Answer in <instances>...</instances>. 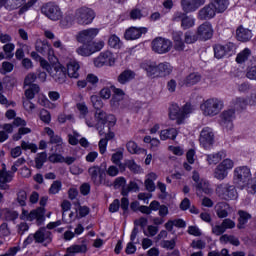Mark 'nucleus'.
Segmentation results:
<instances>
[{"label": "nucleus", "mask_w": 256, "mask_h": 256, "mask_svg": "<svg viewBox=\"0 0 256 256\" xmlns=\"http://www.w3.org/2000/svg\"><path fill=\"white\" fill-rule=\"evenodd\" d=\"M215 211L219 219H227L232 211V208L227 202H218L215 205Z\"/></svg>", "instance_id": "obj_24"}, {"label": "nucleus", "mask_w": 256, "mask_h": 256, "mask_svg": "<svg viewBox=\"0 0 256 256\" xmlns=\"http://www.w3.org/2000/svg\"><path fill=\"white\" fill-rule=\"evenodd\" d=\"M238 229H245V226L247 223H249V220L252 218L251 214L244 210L238 211Z\"/></svg>", "instance_id": "obj_30"}, {"label": "nucleus", "mask_w": 256, "mask_h": 256, "mask_svg": "<svg viewBox=\"0 0 256 256\" xmlns=\"http://www.w3.org/2000/svg\"><path fill=\"white\" fill-rule=\"evenodd\" d=\"M95 67H113L115 65V55L111 51H104L99 54L98 57L94 59Z\"/></svg>", "instance_id": "obj_15"}, {"label": "nucleus", "mask_w": 256, "mask_h": 256, "mask_svg": "<svg viewBox=\"0 0 256 256\" xmlns=\"http://www.w3.org/2000/svg\"><path fill=\"white\" fill-rule=\"evenodd\" d=\"M29 231V224L27 222H21L17 225V233L18 235H25Z\"/></svg>", "instance_id": "obj_62"}, {"label": "nucleus", "mask_w": 256, "mask_h": 256, "mask_svg": "<svg viewBox=\"0 0 256 256\" xmlns=\"http://www.w3.org/2000/svg\"><path fill=\"white\" fill-rule=\"evenodd\" d=\"M199 81H201V74L191 73L185 78L184 84L186 87H192V85H197Z\"/></svg>", "instance_id": "obj_37"}, {"label": "nucleus", "mask_w": 256, "mask_h": 256, "mask_svg": "<svg viewBox=\"0 0 256 256\" xmlns=\"http://www.w3.org/2000/svg\"><path fill=\"white\" fill-rule=\"evenodd\" d=\"M135 77V72L132 70H124L119 76H118V83L121 85H125L129 83V81H133V78Z\"/></svg>", "instance_id": "obj_34"}, {"label": "nucleus", "mask_w": 256, "mask_h": 256, "mask_svg": "<svg viewBox=\"0 0 256 256\" xmlns=\"http://www.w3.org/2000/svg\"><path fill=\"white\" fill-rule=\"evenodd\" d=\"M233 160L231 159H225L223 160L214 171V177L215 179H218L219 181H223V179L227 178V175H229V171L233 169L234 167Z\"/></svg>", "instance_id": "obj_12"}, {"label": "nucleus", "mask_w": 256, "mask_h": 256, "mask_svg": "<svg viewBox=\"0 0 256 256\" xmlns=\"http://www.w3.org/2000/svg\"><path fill=\"white\" fill-rule=\"evenodd\" d=\"M4 218L6 221H15L19 218V213L15 210L6 209L4 212Z\"/></svg>", "instance_id": "obj_54"}, {"label": "nucleus", "mask_w": 256, "mask_h": 256, "mask_svg": "<svg viewBox=\"0 0 256 256\" xmlns=\"http://www.w3.org/2000/svg\"><path fill=\"white\" fill-rule=\"evenodd\" d=\"M77 23V18H75V12L73 10H68L65 12L64 17L60 20V25L64 29H68V27H73Z\"/></svg>", "instance_id": "obj_25"}, {"label": "nucleus", "mask_w": 256, "mask_h": 256, "mask_svg": "<svg viewBox=\"0 0 256 256\" xmlns=\"http://www.w3.org/2000/svg\"><path fill=\"white\" fill-rule=\"evenodd\" d=\"M190 113H193V107H191V104L189 103H186L182 109H180L177 104H171L169 107V117L172 121L176 120L178 125H181L183 119H185L187 115H190Z\"/></svg>", "instance_id": "obj_5"}, {"label": "nucleus", "mask_w": 256, "mask_h": 256, "mask_svg": "<svg viewBox=\"0 0 256 256\" xmlns=\"http://www.w3.org/2000/svg\"><path fill=\"white\" fill-rule=\"evenodd\" d=\"M217 13H219V11L212 4V2H210L208 5L199 10L198 19H200V21H209V19H213Z\"/></svg>", "instance_id": "obj_19"}, {"label": "nucleus", "mask_w": 256, "mask_h": 256, "mask_svg": "<svg viewBox=\"0 0 256 256\" xmlns=\"http://www.w3.org/2000/svg\"><path fill=\"white\" fill-rule=\"evenodd\" d=\"M16 201L20 207H25L27 205V192L25 190H20L17 193Z\"/></svg>", "instance_id": "obj_51"}, {"label": "nucleus", "mask_w": 256, "mask_h": 256, "mask_svg": "<svg viewBox=\"0 0 256 256\" xmlns=\"http://www.w3.org/2000/svg\"><path fill=\"white\" fill-rule=\"evenodd\" d=\"M5 55H6V59H13V51H15V44L13 43H8V44H5L3 47H2Z\"/></svg>", "instance_id": "obj_50"}, {"label": "nucleus", "mask_w": 256, "mask_h": 256, "mask_svg": "<svg viewBox=\"0 0 256 256\" xmlns=\"http://www.w3.org/2000/svg\"><path fill=\"white\" fill-rule=\"evenodd\" d=\"M126 149L128 153L132 155H141V153H145V149L140 148L135 141H129L126 143Z\"/></svg>", "instance_id": "obj_38"}, {"label": "nucleus", "mask_w": 256, "mask_h": 256, "mask_svg": "<svg viewBox=\"0 0 256 256\" xmlns=\"http://www.w3.org/2000/svg\"><path fill=\"white\" fill-rule=\"evenodd\" d=\"M61 189H63V183H61L60 180H55L49 190H48V193L49 195H57V193H59V191H61Z\"/></svg>", "instance_id": "obj_48"}, {"label": "nucleus", "mask_w": 256, "mask_h": 256, "mask_svg": "<svg viewBox=\"0 0 256 256\" xmlns=\"http://www.w3.org/2000/svg\"><path fill=\"white\" fill-rule=\"evenodd\" d=\"M34 241L35 243H44L45 245H49V243L53 241V233L47 228L41 227L34 234H29L24 240L23 245L24 247H27V245H31Z\"/></svg>", "instance_id": "obj_2"}, {"label": "nucleus", "mask_w": 256, "mask_h": 256, "mask_svg": "<svg viewBox=\"0 0 256 256\" xmlns=\"http://www.w3.org/2000/svg\"><path fill=\"white\" fill-rule=\"evenodd\" d=\"M47 163V152H41L37 154L35 158V167L36 169H43V165Z\"/></svg>", "instance_id": "obj_44"}, {"label": "nucleus", "mask_w": 256, "mask_h": 256, "mask_svg": "<svg viewBox=\"0 0 256 256\" xmlns=\"http://www.w3.org/2000/svg\"><path fill=\"white\" fill-rule=\"evenodd\" d=\"M41 11L45 17L50 19V21H59L63 17V12L59 5L53 4L51 2L46 3L42 6Z\"/></svg>", "instance_id": "obj_11"}, {"label": "nucleus", "mask_w": 256, "mask_h": 256, "mask_svg": "<svg viewBox=\"0 0 256 256\" xmlns=\"http://www.w3.org/2000/svg\"><path fill=\"white\" fill-rule=\"evenodd\" d=\"M178 134H179V132L177 131V129L168 128V129L162 130L160 132V139L162 141H167V139H171L172 141H174V139L177 138Z\"/></svg>", "instance_id": "obj_33"}, {"label": "nucleus", "mask_w": 256, "mask_h": 256, "mask_svg": "<svg viewBox=\"0 0 256 256\" xmlns=\"http://www.w3.org/2000/svg\"><path fill=\"white\" fill-rule=\"evenodd\" d=\"M223 157H225V152L220 151L218 153L208 154L207 161H208L209 165H217V163H219V161H221V159H223Z\"/></svg>", "instance_id": "obj_41"}, {"label": "nucleus", "mask_w": 256, "mask_h": 256, "mask_svg": "<svg viewBox=\"0 0 256 256\" xmlns=\"http://www.w3.org/2000/svg\"><path fill=\"white\" fill-rule=\"evenodd\" d=\"M103 47H105V42L103 40H100L98 42L92 41V43L90 44V49L92 51V54L97 53L98 51H101Z\"/></svg>", "instance_id": "obj_57"}, {"label": "nucleus", "mask_w": 256, "mask_h": 256, "mask_svg": "<svg viewBox=\"0 0 256 256\" xmlns=\"http://www.w3.org/2000/svg\"><path fill=\"white\" fill-rule=\"evenodd\" d=\"M79 69H81V66L79 65V62L76 60H71L67 64V75L71 79H79Z\"/></svg>", "instance_id": "obj_28"}, {"label": "nucleus", "mask_w": 256, "mask_h": 256, "mask_svg": "<svg viewBox=\"0 0 256 256\" xmlns=\"http://www.w3.org/2000/svg\"><path fill=\"white\" fill-rule=\"evenodd\" d=\"M76 107L80 113V117L82 119H85V117L87 116V113H89V108H87V105L85 103H77Z\"/></svg>", "instance_id": "obj_60"}, {"label": "nucleus", "mask_w": 256, "mask_h": 256, "mask_svg": "<svg viewBox=\"0 0 256 256\" xmlns=\"http://www.w3.org/2000/svg\"><path fill=\"white\" fill-rule=\"evenodd\" d=\"M76 53L81 55V57H89L90 55H93L91 44L82 43V45L76 49Z\"/></svg>", "instance_id": "obj_42"}, {"label": "nucleus", "mask_w": 256, "mask_h": 256, "mask_svg": "<svg viewBox=\"0 0 256 256\" xmlns=\"http://www.w3.org/2000/svg\"><path fill=\"white\" fill-rule=\"evenodd\" d=\"M126 166L132 173H141V166L135 163V160H126Z\"/></svg>", "instance_id": "obj_55"}, {"label": "nucleus", "mask_w": 256, "mask_h": 256, "mask_svg": "<svg viewBox=\"0 0 256 256\" xmlns=\"http://www.w3.org/2000/svg\"><path fill=\"white\" fill-rule=\"evenodd\" d=\"M14 174L11 171L0 172V189L2 191H9V185L13 181Z\"/></svg>", "instance_id": "obj_27"}, {"label": "nucleus", "mask_w": 256, "mask_h": 256, "mask_svg": "<svg viewBox=\"0 0 256 256\" xmlns=\"http://www.w3.org/2000/svg\"><path fill=\"white\" fill-rule=\"evenodd\" d=\"M196 35L200 41H209L213 37V26L209 22H204L197 28Z\"/></svg>", "instance_id": "obj_20"}, {"label": "nucleus", "mask_w": 256, "mask_h": 256, "mask_svg": "<svg viewBox=\"0 0 256 256\" xmlns=\"http://www.w3.org/2000/svg\"><path fill=\"white\" fill-rule=\"evenodd\" d=\"M94 117L97 121L96 129L99 131L100 135L103 133V127H105L107 123H109L111 127L117 123V118H115L114 115H107L103 110H96Z\"/></svg>", "instance_id": "obj_9"}, {"label": "nucleus", "mask_w": 256, "mask_h": 256, "mask_svg": "<svg viewBox=\"0 0 256 256\" xmlns=\"http://www.w3.org/2000/svg\"><path fill=\"white\" fill-rule=\"evenodd\" d=\"M152 51L158 55H165L169 53L173 47L171 40L163 37H156L151 42Z\"/></svg>", "instance_id": "obj_10"}, {"label": "nucleus", "mask_w": 256, "mask_h": 256, "mask_svg": "<svg viewBox=\"0 0 256 256\" xmlns=\"http://www.w3.org/2000/svg\"><path fill=\"white\" fill-rule=\"evenodd\" d=\"M246 77H247V79L256 81V66H252L247 69Z\"/></svg>", "instance_id": "obj_64"}, {"label": "nucleus", "mask_w": 256, "mask_h": 256, "mask_svg": "<svg viewBox=\"0 0 256 256\" xmlns=\"http://www.w3.org/2000/svg\"><path fill=\"white\" fill-rule=\"evenodd\" d=\"M145 33H147V28L145 27H130L125 31L124 37L127 41H135V39H139Z\"/></svg>", "instance_id": "obj_23"}, {"label": "nucleus", "mask_w": 256, "mask_h": 256, "mask_svg": "<svg viewBox=\"0 0 256 256\" xmlns=\"http://www.w3.org/2000/svg\"><path fill=\"white\" fill-rule=\"evenodd\" d=\"M225 104L221 98L213 97L207 100H204L200 105V110L205 117H215L219 115Z\"/></svg>", "instance_id": "obj_1"}, {"label": "nucleus", "mask_w": 256, "mask_h": 256, "mask_svg": "<svg viewBox=\"0 0 256 256\" xmlns=\"http://www.w3.org/2000/svg\"><path fill=\"white\" fill-rule=\"evenodd\" d=\"M88 175L96 187H100V185L109 187L110 184L109 181H107V173L105 172V169L100 166L94 165L88 168Z\"/></svg>", "instance_id": "obj_6"}, {"label": "nucleus", "mask_w": 256, "mask_h": 256, "mask_svg": "<svg viewBox=\"0 0 256 256\" xmlns=\"http://www.w3.org/2000/svg\"><path fill=\"white\" fill-rule=\"evenodd\" d=\"M216 194L224 201H235L239 197L235 185L229 183L219 184L216 187Z\"/></svg>", "instance_id": "obj_7"}, {"label": "nucleus", "mask_w": 256, "mask_h": 256, "mask_svg": "<svg viewBox=\"0 0 256 256\" xmlns=\"http://www.w3.org/2000/svg\"><path fill=\"white\" fill-rule=\"evenodd\" d=\"M40 119L43 121V123L49 125L51 123V113L45 109H42L40 111Z\"/></svg>", "instance_id": "obj_61"}, {"label": "nucleus", "mask_w": 256, "mask_h": 256, "mask_svg": "<svg viewBox=\"0 0 256 256\" xmlns=\"http://www.w3.org/2000/svg\"><path fill=\"white\" fill-rule=\"evenodd\" d=\"M206 0H181V5L184 13H193L201 7V5H205Z\"/></svg>", "instance_id": "obj_22"}, {"label": "nucleus", "mask_w": 256, "mask_h": 256, "mask_svg": "<svg viewBox=\"0 0 256 256\" xmlns=\"http://www.w3.org/2000/svg\"><path fill=\"white\" fill-rule=\"evenodd\" d=\"M97 35H99V28H88L78 32L76 39L78 43H87L88 45H91L93 39H95Z\"/></svg>", "instance_id": "obj_14"}, {"label": "nucleus", "mask_w": 256, "mask_h": 256, "mask_svg": "<svg viewBox=\"0 0 256 256\" xmlns=\"http://www.w3.org/2000/svg\"><path fill=\"white\" fill-rule=\"evenodd\" d=\"M96 16L97 15L95 14V10L87 6H82L75 10L76 23L77 25H80L82 27L91 25V23H93V21L95 20Z\"/></svg>", "instance_id": "obj_4"}, {"label": "nucleus", "mask_w": 256, "mask_h": 256, "mask_svg": "<svg viewBox=\"0 0 256 256\" xmlns=\"http://www.w3.org/2000/svg\"><path fill=\"white\" fill-rule=\"evenodd\" d=\"M171 71H173L171 64H169L168 62L160 63V64H158V76L157 77H167V75H171Z\"/></svg>", "instance_id": "obj_36"}, {"label": "nucleus", "mask_w": 256, "mask_h": 256, "mask_svg": "<svg viewBox=\"0 0 256 256\" xmlns=\"http://www.w3.org/2000/svg\"><path fill=\"white\" fill-rule=\"evenodd\" d=\"M50 76L56 83L63 84L67 81V68L61 64H56L50 71Z\"/></svg>", "instance_id": "obj_18"}, {"label": "nucleus", "mask_w": 256, "mask_h": 256, "mask_svg": "<svg viewBox=\"0 0 256 256\" xmlns=\"http://www.w3.org/2000/svg\"><path fill=\"white\" fill-rule=\"evenodd\" d=\"M143 17H147V14H143L140 9H132L130 12V19L136 21V19H143Z\"/></svg>", "instance_id": "obj_58"}, {"label": "nucleus", "mask_w": 256, "mask_h": 256, "mask_svg": "<svg viewBox=\"0 0 256 256\" xmlns=\"http://www.w3.org/2000/svg\"><path fill=\"white\" fill-rule=\"evenodd\" d=\"M198 39L199 36L197 34H193L191 31H187L184 34V43H186V45H193V43H197Z\"/></svg>", "instance_id": "obj_49"}, {"label": "nucleus", "mask_w": 256, "mask_h": 256, "mask_svg": "<svg viewBox=\"0 0 256 256\" xmlns=\"http://www.w3.org/2000/svg\"><path fill=\"white\" fill-rule=\"evenodd\" d=\"M251 57V49L245 48L236 57V62L245 63Z\"/></svg>", "instance_id": "obj_47"}, {"label": "nucleus", "mask_w": 256, "mask_h": 256, "mask_svg": "<svg viewBox=\"0 0 256 256\" xmlns=\"http://www.w3.org/2000/svg\"><path fill=\"white\" fill-rule=\"evenodd\" d=\"M220 243H230L231 245H234V247H239V245H241L239 238L229 234L222 235L220 237Z\"/></svg>", "instance_id": "obj_39"}, {"label": "nucleus", "mask_w": 256, "mask_h": 256, "mask_svg": "<svg viewBox=\"0 0 256 256\" xmlns=\"http://www.w3.org/2000/svg\"><path fill=\"white\" fill-rule=\"evenodd\" d=\"M21 148L24 151L30 150L32 153H37V144L22 141Z\"/></svg>", "instance_id": "obj_59"}, {"label": "nucleus", "mask_w": 256, "mask_h": 256, "mask_svg": "<svg viewBox=\"0 0 256 256\" xmlns=\"http://www.w3.org/2000/svg\"><path fill=\"white\" fill-rule=\"evenodd\" d=\"M111 161L114 163V165L121 163V161H123V152L117 151L116 153L112 154Z\"/></svg>", "instance_id": "obj_63"}, {"label": "nucleus", "mask_w": 256, "mask_h": 256, "mask_svg": "<svg viewBox=\"0 0 256 256\" xmlns=\"http://www.w3.org/2000/svg\"><path fill=\"white\" fill-rule=\"evenodd\" d=\"M173 21H181V27L184 30L191 29V27H195V18H193V16L187 15V13L185 12L174 13Z\"/></svg>", "instance_id": "obj_17"}, {"label": "nucleus", "mask_w": 256, "mask_h": 256, "mask_svg": "<svg viewBox=\"0 0 256 256\" xmlns=\"http://www.w3.org/2000/svg\"><path fill=\"white\" fill-rule=\"evenodd\" d=\"M251 181V169L247 166H239L234 169L233 182L238 189L247 187Z\"/></svg>", "instance_id": "obj_3"}, {"label": "nucleus", "mask_w": 256, "mask_h": 256, "mask_svg": "<svg viewBox=\"0 0 256 256\" xmlns=\"http://www.w3.org/2000/svg\"><path fill=\"white\" fill-rule=\"evenodd\" d=\"M142 69L146 71L148 77L158 76V65L155 62H144L141 65Z\"/></svg>", "instance_id": "obj_29"}, {"label": "nucleus", "mask_w": 256, "mask_h": 256, "mask_svg": "<svg viewBox=\"0 0 256 256\" xmlns=\"http://www.w3.org/2000/svg\"><path fill=\"white\" fill-rule=\"evenodd\" d=\"M235 109H247L248 105L251 106V98L247 97H238L233 101Z\"/></svg>", "instance_id": "obj_35"}, {"label": "nucleus", "mask_w": 256, "mask_h": 256, "mask_svg": "<svg viewBox=\"0 0 256 256\" xmlns=\"http://www.w3.org/2000/svg\"><path fill=\"white\" fill-rule=\"evenodd\" d=\"M91 103L94 109H96V111H101V108L103 107V101L99 96L97 95L91 96Z\"/></svg>", "instance_id": "obj_56"}, {"label": "nucleus", "mask_w": 256, "mask_h": 256, "mask_svg": "<svg viewBox=\"0 0 256 256\" xmlns=\"http://www.w3.org/2000/svg\"><path fill=\"white\" fill-rule=\"evenodd\" d=\"M29 133H31V128L22 126L19 128L18 133L13 135V140L19 141L23 135H29Z\"/></svg>", "instance_id": "obj_53"}, {"label": "nucleus", "mask_w": 256, "mask_h": 256, "mask_svg": "<svg viewBox=\"0 0 256 256\" xmlns=\"http://www.w3.org/2000/svg\"><path fill=\"white\" fill-rule=\"evenodd\" d=\"M45 131L48 137H50L51 145H57V147H61L63 145V138L59 135H55V131H53V129L46 127Z\"/></svg>", "instance_id": "obj_31"}, {"label": "nucleus", "mask_w": 256, "mask_h": 256, "mask_svg": "<svg viewBox=\"0 0 256 256\" xmlns=\"http://www.w3.org/2000/svg\"><path fill=\"white\" fill-rule=\"evenodd\" d=\"M147 223H149V220L145 217H140L139 219L134 221V227H141L144 235L147 234V230H145V227H147Z\"/></svg>", "instance_id": "obj_52"}, {"label": "nucleus", "mask_w": 256, "mask_h": 256, "mask_svg": "<svg viewBox=\"0 0 256 256\" xmlns=\"http://www.w3.org/2000/svg\"><path fill=\"white\" fill-rule=\"evenodd\" d=\"M199 142L204 149H211L213 143H215V133H213V129L209 127L203 128L200 132Z\"/></svg>", "instance_id": "obj_13"}, {"label": "nucleus", "mask_w": 256, "mask_h": 256, "mask_svg": "<svg viewBox=\"0 0 256 256\" xmlns=\"http://www.w3.org/2000/svg\"><path fill=\"white\" fill-rule=\"evenodd\" d=\"M196 190L200 191V193H205L209 195L211 193V188H209V182L207 180H200L197 184H195Z\"/></svg>", "instance_id": "obj_43"}, {"label": "nucleus", "mask_w": 256, "mask_h": 256, "mask_svg": "<svg viewBox=\"0 0 256 256\" xmlns=\"http://www.w3.org/2000/svg\"><path fill=\"white\" fill-rule=\"evenodd\" d=\"M108 45L112 49H121V46L123 43L121 42V39L115 34L111 35L108 39Z\"/></svg>", "instance_id": "obj_46"}, {"label": "nucleus", "mask_w": 256, "mask_h": 256, "mask_svg": "<svg viewBox=\"0 0 256 256\" xmlns=\"http://www.w3.org/2000/svg\"><path fill=\"white\" fill-rule=\"evenodd\" d=\"M21 221H35L36 225L40 226L42 223H45V208H37L29 212L22 208V213L20 214Z\"/></svg>", "instance_id": "obj_8"}, {"label": "nucleus", "mask_w": 256, "mask_h": 256, "mask_svg": "<svg viewBox=\"0 0 256 256\" xmlns=\"http://www.w3.org/2000/svg\"><path fill=\"white\" fill-rule=\"evenodd\" d=\"M214 49V57L216 59H223L227 53H231V51L235 50V44L232 42H229L225 45L216 44L213 47Z\"/></svg>", "instance_id": "obj_21"}, {"label": "nucleus", "mask_w": 256, "mask_h": 256, "mask_svg": "<svg viewBox=\"0 0 256 256\" xmlns=\"http://www.w3.org/2000/svg\"><path fill=\"white\" fill-rule=\"evenodd\" d=\"M49 43L47 41L38 40L36 42V51L41 53V55H47V51H49Z\"/></svg>", "instance_id": "obj_45"}, {"label": "nucleus", "mask_w": 256, "mask_h": 256, "mask_svg": "<svg viewBox=\"0 0 256 256\" xmlns=\"http://www.w3.org/2000/svg\"><path fill=\"white\" fill-rule=\"evenodd\" d=\"M211 3L218 13L227 11V7H229V0H211Z\"/></svg>", "instance_id": "obj_40"}, {"label": "nucleus", "mask_w": 256, "mask_h": 256, "mask_svg": "<svg viewBox=\"0 0 256 256\" xmlns=\"http://www.w3.org/2000/svg\"><path fill=\"white\" fill-rule=\"evenodd\" d=\"M233 121H235V109H228L220 114V125L226 131L233 130Z\"/></svg>", "instance_id": "obj_16"}, {"label": "nucleus", "mask_w": 256, "mask_h": 256, "mask_svg": "<svg viewBox=\"0 0 256 256\" xmlns=\"http://www.w3.org/2000/svg\"><path fill=\"white\" fill-rule=\"evenodd\" d=\"M252 37H253V32H251V30L244 28L243 26H239L236 29L237 41H241L242 43H247V41H251Z\"/></svg>", "instance_id": "obj_26"}, {"label": "nucleus", "mask_w": 256, "mask_h": 256, "mask_svg": "<svg viewBox=\"0 0 256 256\" xmlns=\"http://www.w3.org/2000/svg\"><path fill=\"white\" fill-rule=\"evenodd\" d=\"M114 138H115V133L108 132L107 134H105V138H102L99 141L98 147L101 155H104V153L107 151V143H109V141H111V139H114Z\"/></svg>", "instance_id": "obj_32"}]
</instances>
